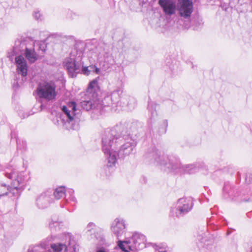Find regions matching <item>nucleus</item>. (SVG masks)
I'll list each match as a JSON object with an SVG mask.
<instances>
[{
  "label": "nucleus",
  "mask_w": 252,
  "mask_h": 252,
  "mask_svg": "<svg viewBox=\"0 0 252 252\" xmlns=\"http://www.w3.org/2000/svg\"><path fill=\"white\" fill-rule=\"evenodd\" d=\"M130 133L124 125L116 126L106 130L102 135V149L108 159V166L116 163L118 157L123 158L131 154L134 147L133 143L125 142L124 136Z\"/></svg>",
  "instance_id": "nucleus-1"
},
{
  "label": "nucleus",
  "mask_w": 252,
  "mask_h": 252,
  "mask_svg": "<svg viewBox=\"0 0 252 252\" xmlns=\"http://www.w3.org/2000/svg\"><path fill=\"white\" fill-rule=\"evenodd\" d=\"M146 157L154 163L163 166L171 171L179 170L192 174L197 170L194 164L181 165L179 160L176 157L172 156H166L161 151L157 149H152L149 151L146 154Z\"/></svg>",
  "instance_id": "nucleus-2"
},
{
  "label": "nucleus",
  "mask_w": 252,
  "mask_h": 252,
  "mask_svg": "<svg viewBox=\"0 0 252 252\" xmlns=\"http://www.w3.org/2000/svg\"><path fill=\"white\" fill-rule=\"evenodd\" d=\"M83 57V50L75 48L71 52L69 57L64 59L63 66L71 77H75L80 72L81 67L83 64L82 61Z\"/></svg>",
  "instance_id": "nucleus-3"
},
{
  "label": "nucleus",
  "mask_w": 252,
  "mask_h": 252,
  "mask_svg": "<svg viewBox=\"0 0 252 252\" xmlns=\"http://www.w3.org/2000/svg\"><path fill=\"white\" fill-rule=\"evenodd\" d=\"M146 242V238L143 234L135 233L133 234L129 241L118 242L119 247L125 252H129V251H135L141 249Z\"/></svg>",
  "instance_id": "nucleus-4"
},
{
  "label": "nucleus",
  "mask_w": 252,
  "mask_h": 252,
  "mask_svg": "<svg viewBox=\"0 0 252 252\" xmlns=\"http://www.w3.org/2000/svg\"><path fill=\"white\" fill-rule=\"evenodd\" d=\"M5 176L13 180L12 186L16 191L23 189L29 179L28 175L24 172L17 173L15 169L13 168L7 169Z\"/></svg>",
  "instance_id": "nucleus-5"
},
{
  "label": "nucleus",
  "mask_w": 252,
  "mask_h": 252,
  "mask_svg": "<svg viewBox=\"0 0 252 252\" xmlns=\"http://www.w3.org/2000/svg\"><path fill=\"white\" fill-rule=\"evenodd\" d=\"M63 115L66 118V123L73 125L80 121V110L76 108V104L72 101L62 107Z\"/></svg>",
  "instance_id": "nucleus-6"
},
{
  "label": "nucleus",
  "mask_w": 252,
  "mask_h": 252,
  "mask_svg": "<svg viewBox=\"0 0 252 252\" xmlns=\"http://www.w3.org/2000/svg\"><path fill=\"white\" fill-rule=\"evenodd\" d=\"M37 94L41 98L47 101L51 100L54 99L56 95V87L52 83L45 82L40 83L37 88Z\"/></svg>",
  "instance_id": "nucleus-7"
},
{
  "label": "nucleus",
  "mask_w": 252,
  "mask_h": 252,
  "mask_svg": "<svg viewBox=\"0 0 252 252\" xmlns=\"http://www.w3.org/2000/svg\"><path fill=\"white\" fill-rule=\"evenodd\" d=\"M193 206L192 201L190 198H181L178 199L171 212L177 217L183 216L189 212Z\"/></svg>",
  "instance_id": "nucleus-8"
},
{
  "label": "nucleus",
  "mask_w": 252,
  "mask_h": 252,
  "mask_svg": "<svg viewBox=\"0 0 252 252\" xmlns=\"http://www.w3.org/2000/svg\"><path fill=\"white\" fill-rule=\"evenodd\" d=\"M192 0H178L177 10L179 15L185 19H189L193 12Z\"/></svg>",
  "instance_id": "nucleus-9"
},
{
  "label": "nucleus",
  "mask_w": 252,
  "mask_h": 252,
  "mask_svg": "<svg viewBox=\"0 0 252 252\" xmlns=\"http://www.w3.org/2000/svg\"><path fill=\"white\" fill-rule=\"evenodd\" d=\"M93 56L100 63L111 64L113 61L111 54L102 47L98 46L92 52Z\"/></svg>",
  "instance_id": "nucleus-10"
},
{
  "label": "nucleus",
  "mask_w": 252,
  "mask_h": 252,
  "mask_svg": "<svg viewBox=\"0 0 252 252\" xmlns=\"http://www.w3.org/2000/svg\"><path fill=\"white\" fill-rule=\"evenodd\" d=\"M158 3L165 15L172 16L176 14L177 3L175 0H158Z\"/></svg>",
  "instance_id": "nucleus-11"
},
{
  "label": "nucleus",
  "mask_w": 252,
  "mask_h": 252,
  "mask_svg": "<svg viewBox=\"0 0 252 252\" xmlns=\"http://www.w3.org/2000/svg\"><path fill=\"white\" fill-rule=\"evenodd\" d=\"M18 43H19L20 46L18 50L21 52L25 51V57L30 63H33L37 60L38 56L35 53L34 49L32 47H30L25 41H18Z\"/></svg>",
  "instance_id": "nucleus-12"
},
{
  "label": "nucleus",
  "mask_w": 252,
  "mask_h": 252,
  "mask_svg": "<svg viewBox=\"0 0 252 252\" xmlns=\"http://www.w3.org/2000/svg\"><path fill=\"white\" fill-rule=\"evenodd\" d=\"M126 228L125 220L121 218L115 219L111 225V230L118 238L123 235L126 231Z\"/></svg>",
  "instance_id": "nucleus-13"
},
{
  "label": "nucleus",
  "mask_w": 252,
  "mask_h": 252,
  "mask_svg": "<svg viewBox=\"0 0 252 252\" xmlns=\"http://www.w3.org/2000/svg\"><path fill=\"white\" fill-rule=\"evenodd\" d=\"M16 70L19 74L23 77L27 75L28 65L27 61L22 56H18L15 58Z\"/></svg>",
  "instance_id": "nucleus-14"
},
{
  "label": "nucleus",
  "mask_w": 252,
  "mask_h": 252,
  "mask_svg": "<svg viewBox=\"0 0 252 252\" xmlns=\"http://www.w3.org/2000/svg\"><path fill=\"white\" fill-rule=\"evenodd\" d=\"M98 100L95 98L89 100H84L81 102V107L86 111H89L98 107Z\"/></svg>",
  "instance_id": "nucleus-15"
},
{
  "label": "nucleus",
  "mask_w": 252,
  "mask_h": 252,
  "mask_svg": "<svg viewBox=\"0 0 252 252\" xmlns=\"http://www.w3.org/2000/svg\"><path fill=\"white\" fill-rule=\"evenodd\" d=\"M49 203V197L45 193L40 195L36 199V204L40 208L46 207Z\"/></svg>",
  "instance_id": "nucleus-16"
},
{
  "label": "nucleus",
  "mask_w": 252,
  "mask_h": 252,
  "mask_svg": "<svg viewBox=\"0 0 252 252\" xmlns=\"http://www.w3.org/2000/svg\"><path fill=\"white\" fill-rule=\"evenodd\" d=\"M53 252H66L67 248L66 245L62 243H56L51 245Z\"/></svg>",
  "instance_id": "nucleus-17"
},
{
  "label": "nucleus",
  "mask_w": 252,
  "mask_h": 252,
  "mask_svg": "<svg viewBox=\"0 0 252 252\" xmlns=\"http://www.w3.org/2000/svg\"><path fill=\"white\" fill-rule=\"evenodd\" d=\"M122 93V91L120 89H117L111 93L110 97L114 103H116L119 101Z\"/></svg>",
  "instance_id": "nucleus-18"
},
{
  "label": "nucleus",
  "mask_w": 252,
  "mask_h": 252,
  "mask_svg": "<svg viewBox=\"0 0 252 252\" xmlns=\"http://www.w3.org/2000/svg\"><path fill=\"white\" fill-rule=\"evenodd\" d=\"M65 189L64 187H60L57 188L54 193L55 197L57 199H60L64 196Z\"/></svg>",
  "instance_id": "nucleus-19"
},
{
  "label": "nucleus",
  "mask_w": 252,
  "mask_h": 252,
  "mask_svg": "<svg viewBox=\"0 0 252 252\" xmlns=\"http://www.w3.org/2000/svg\"><path fill=\"white\" fill-rule=\"evenodd\" d=\"M157 106V104L153 102L149 103L148 104V108L149 111L151 113V119L154 118L157 116V112L156 109Z\"/></svg>",
  "instance_id": "nucleus-20"
},
{
  "label": "nucleus",
  "mask_w": 252,
  "mask_h": 252,
  "mask_svg": "<svg viewBox=\"0 0 252 252\" xmlns=\"http://www.w3.org/2000/svg\"><path fill=\"white\" fill-rule=\"evenodd\" d=\"M9 189V187H7L5 184L0 185V196L7 195Z\"/></svg>",
  "instance_id": "nucleus-21"
},
{
  "label": "nucleus",
  "mask_w": 252,
  "mask_h": 252,
  "mask_svg": "<svg viewBox=\"0 0 252 252\" xmlns=\"http://www.w3.org/2000/svg\"><path fill=\"white\" fill-rule=\"evenodd\" d=\"M97 88V82L95 80H93L91 82L88 87V92L92 93L93 90H95V89Z\"/></svg>",
  "instance_id": "nucleus-22"
},
{
  "label": "nucleus",
  "mask_w": 252,
  "mask_h": 252,
  "mask_svg": "<svg viewBox=\"0 0 252 252\" xmlns=\"http://www.w3.org/2000/svg\"><path fill=\"white\" fill-rule=\"evenodd\" d=\"M68 193L70 195V200L73 202L74 203H76L77 200L75 197L74 195V191L72 189H69L67 191Z\"/></svg>",
  "instance_id": "nucleus-23"
},
{
  "label": "nucleus",
  "mask_w": 252,
  "mask_h": 252,
  "mask_svg": "<svg viewBox=\"0 0 252 252\" xmlns=\"http://www.w3.org/2000/svg\"><path fill=\"white\" fill-rule=\"evenodd\" d=\"M33 16L36 20H42V15L39 11H35Z\"/></svg>",
  "instance_id": "nucleus-24"
},
{
  "label": "nucleus",
  "mask_w": 252,
  "mask_h": 252,
  "mask_svg": "<svg viewBox=\"0 0 252 252\" xmlns=\"http://www.w3.org/2000/svg\"><path fill=\"white\" fill-rule=\"evenodd\" d=\"M95 228V225L94 223L93 222L89 223L86 229L88 231H92L93 229H94Z\"/></svg>",
  "instance_id": "nucleus-25"
},
{
  "label": "nucleus",
  "mask_w": 252,
  "mask_h": 252,
  "mask_svg": "<svg viewBox=\"0 0 252 252\" xmlns=\"http://www.w3.org/2000/svg\"><path fill=\"white\" fill-rule=\"evenodd\" d=\"M82 66L81 72L84 75H88L90 72V71L88 69V67L83 66V64Z\"/></svg>",
  "instance_id": "nucleus-26"
},
{
  "label": "nucleus",
  "mask_w": 252,
  "mask_h": 252,
  "mask_svg": "<svg viewBox=\"0 0 252 252\" xmlns=\"http://www.w3.org/2000/svg\"><path fill=\"white\" fill-rule=\"evenodd\" d=\"M61 222L58 220H52L51 222L49 223V226L51 228H52L53 227H56L58 226L59 223Z\"/></svg>",
  "instance_id": "nucleus-27"
},
{
  "label": "nucleus",
  "mask_w": 252,
  "mask_h": 252,
  "mask_svg": "<svg viewBox=\"0 0 252 252\" xmlns=\"http://www.w3.org/2000/svg\"><path fill=\"white\" fill-rule=\"evenodd\" d=\"M39 49L41 50L42 52L45 50V44L43 42H41L39 44Z\"/></svg>",
  "instance_id": "nucleus-28"
},
{
  "label": "nucleus",
  "mask_w": 252,
  "mask_h": 252,
  "mask_svg": "<svg viewBox=\"0 0 252 252\" xmlns=\"http://www.w3.org/2000/svg\"><path fill=\"white\" fill-rule=\"evenodd\" d=\"M72 252H77L78 251V246L76 244H74L72 246Z\"/></svg>",
  "instance_id": "nucleus-29"
},
{
  "label": "nucleus",
  "mask_w": 252,
  "mask_h": 252,
  "mask_svg": "<svg viewBox=\"0 0 252 252\" xmlns=\"http://www.w3.org/2000/svg\"><path fill=\"white\" fill-rule=\"evenodd\" d=\"M95 72L96 74H99L100 72V70L98 68H95Z\"/></svg>",
  "instance_id": "nucleus-30"
},
{
  "label": "nucleus",
  "mask_w": 252,
  "mask_h": 252,
  "mask_svg": "<svg viewBox=\"0 0 252 252\" xmlns=\"http://www.w3.org/2000/svg\"><path fill=\"white\" fill-rule=\"evenodd\" d=\"M27 252H33V250L32 248H30L28 249Z\"/></svg>",
  "instance_id": "nucleus-31"
},
{
  "label": "nucleus",
  "mask_w": 252,
  "mask_h": 252,
  "mask_svg": "<svg viewBox=\"0 0 252 252\" xmlns=\"http://www.w3.org/2000/svg\"><path fill=\"white\" fill-rule=\"evenodd\" d=\"M161 250H159L158 252H167L166 251L163 250V249H160Z\"/></svg>",
  "instance_id": "nucleus-32"
},
{
  "label": "nucleus",
  "mask_w": 252,
  "mask_h": 252,
  "mask_svg": "<svg viewBox=\"0 0 252 252\" xmlns=\"http://www.w3.org/2000/svg\"><path fill=\"white\" fill-rule=\"evenodd\" d=\"M165 125L167 126V122H165Z\"/></svg>",
  "instance_id": "nucleus-33"
}]
</instances>
